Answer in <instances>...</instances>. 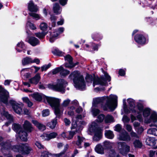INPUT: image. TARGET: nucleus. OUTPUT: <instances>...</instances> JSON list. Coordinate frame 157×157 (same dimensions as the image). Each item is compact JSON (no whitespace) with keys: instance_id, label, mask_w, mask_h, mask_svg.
Here are the masks:
<instances>
[{"instance_id":"nucleus-38","label":"nucleus","mask_w":157,"mask_h":157,"mask_svg":"<svg viewBox=\"0 0 157 157\" xmlns=\"http://www.w3.org/2000/svg\"><path fill=\"white\" fill-rule=\"evenodd\" d=\"M147 133L157 136V129L156 128H150L147 130Z\"/></svg>"},{"instance_id":"nucleus-59","label":"nucleus","mask_w":157,"mask_h":157,"mask_svg":"<svg viewBox=\"0 0 157 157\" xmlns=\"http://www.w3.org/2000/svg\"><path fill=\"white\" fill-rule=\"evenodd\" d=\"M70 102V100L69 99L64 100L62 104V105L63 107H67L69 105Z\"/></svg>"},{"instance_id":"nucleus-48","label":"nucleus","mask_w":157,"mask_h":157,"mask_svg":"<svg viewBox=\"0 0 157 157\" xmlns=\"http://www.w3.org/2000/svg\"><path fill=\"white\" fill-rule=\"evenodd\" d=\"M35 35L36 37L40 39H43L45 38L43 34V31H42L41 33L38 32L35 33Z\"/></svg>"},{"instance_id":"nucleus-12","label":"nucleus","mask_w":157,"mask_h":157,"mask_svg":"<svg viewBox=\"0 0 157 157\" xmlns=\"http://www.w3.org/2000/svg\"><path fill=\"white\" fill-rule=\"evenodd\" d=\"M2 150L4 155H6L9 153V152L13 150L12 148L14 146H11V142L9 140L3 142L1 144Z\"/></svg>"},{"instance_id":"nucleus-64","label":"nucleus","mask_w":157,"mask_h":157,"mask_svg":"<svg viewBox=\"0 0 157 157\" xmlns=\"http://www.w3.org/2000/svg\"><path fill=\"white\" fill-rule=\"evenodd\" d=\"M35 145L39 148L42 149L44 148L43 146L41 143L38 141H36L35 143Z\"/></svg>"},{"instance_id":"nucleus-1","label":"nucleus","mask_w":157,"mask_h":157,"mask_svg":"<svg viewBox=\"0 0 157 157\" xmlns=\"http://www.w3.org/2000/svg\"><path fill=\"white\" fill-rule=\"evenodd\" d=\"M9 97L8 92L2 86L0 88V102H3L6 105H9L10 104L16 113L19 114H21L22 108L21 105L13 99L10 100L8 102Z\"/></svg>"},{"instance_id":"nucleus-10","label":"nucleus","mask_w":157,"mask_h":157,"mask_svg":"<svg viewBox=\"0 0 157 157\" xmlns=\"http://www.w3.org/2000/svg\"><path fill=\"white\" fill-rule=\"evenodd\" d=\"M46 100L52 108L60 106V101L58 98L44 95L43 97V102L45 103Z\"/></svg>"},{"instance_id":"nucleus-23","label":"nucleus","mask_w":157,"mask_h":157,"mask_svg":"<svg viewBox=\"0 0 157 157\" xmlns=\"http://www.w3.org/2000/svg\"><path fill=\"white\" fill-rule=\"evenodd\" d=\"M44 95L43 94V96L39 93H35L33 94L32 97L35 100L38 101H42L43 97Z\"/></svg>"},{"instance_id":"nucleus-20","label":"nucleus","mask_w":157,"mask_h":157,"mask_svg":"<svg viewBox=\"0 0 157 157\" xmlns=\"http://www.w3.org/2000/svg\"><path fill=\"white\" fill-rule=\"evenodd\" d=\"M94 150L98 154H104V148L100 144H98L95 147Z\"/></svg>"},{"instance_id":"nucleus-43","label":"nucleus","mask_w":157,"mask_h":157,"mask_svg":"<svg viewBox=\"0 0 157 157\" xmlns=\"http://www.w3.org/2000/svg\"><path fill=\"white\" fill-rule=\"evenodd\" d=\"M134 146L136 147L140 148L142 147V144L139 140H136L133 142Z\"/></svg>"},{"instance_id":"nucleus-26","label":"nucleus","mask_w":157,"mask_h":157,"mask_svg":"<svg viewBox=\"0 0 157 157\" xmlns=\"http://www.w3.org/2000/svg\"><path fill=\"white\" fill-rule=\"evenodd\" d=\"M91 37L94 41H99L102 39L103 36L99 33H95L92 35Z\"/></svg>"},{"instance_id":"nucleus-61","label":"nucleus","mask_w":157,"mask_h":157,"mask_svg":"<svg viewBox=\"0 0 157 157\" xmlns=\"http://www.w3.org/2000/svg\"><path fill=\"white\" fill-rule=\"evenodd\" d=\"M64 154L63 153L61 152L60 153L58 154H54L52 155L55 157H65V156H64Z\"/></svg>"},{"instance_id":"nucleus-49","label":"nucleus","mask_w":157,"mask_h":157,"mask_svg":"<svg viewBox=\"0 0 157 157\" xmlns=\"http://www.w3.org/2000/svg\"><path fill=\"white\" fill-rule=\"evenodd\" d=\"M51 66V64L50 63H49L47 65L45 64L43 65L41 67V71H46Z\"/></svg>"},{"instance_id":"nucleus-9","label":"nucleus","mask_w":157,"mask_h":157,"mask_svg":"<svg viewBox=\"0 0 157 157\" xmlns=\"http://www.w3.org/2000/svg\"><path fill=\"white\" fill-rule=\"evenodd\" d=\"M135 41L138 44L144 45L148 42V36L147 35L137 34L134 37Z\"/></svg>"},{"instance_id":"nucleus-18","label":"nucleus","mask_w":157,"mask_h":157,"mask_svg":"<svg viewBox=\"0 0 157 157\" xmlns=\"http://www.w3.org/2000/svg\"><path fill=\"white\" fill-rule=\"evenodd\" d=\"M105 99V98L104 97L101 98H97L93 99L92 103V106L94 107H97V105L103 102Z\"/></svg>"},{"instance_id":"nucleus-54","label":"nucleus","mask_w":157,"mask_h":157,"mask_svg":"<svg viewBox=\"0 0 157 157\" xmlns=\"http://www.w3.org/2000/svg\"><path fill=\"white\" fill-rule=\"evenodd\" d=\"M125 70L123 69H120L118 71L119 75L121 76H124L126 74V69L125 68Z\"/></svg>"},{"instance_id":"nucleus-57","label":"nucleus","mask_w":157,"mask_h":157,"mask_svg":"<svg viewBox=\"0 0 157 157\" xmlns=\"http://www.w3.org/2000/svg\"><path fill=\"white\" fill-rule=\"evenodd\" d=\"M130 120V118L126 115H124L122 119V121L124 123H128Z\"/></svg>"},{"instance_id":"nucleus-4","label":"nucleus","mask_w":157,"mask_h":157,"mask_svg":"<svg viewBox=\"0 0 157 157\" xmlns=\"http://www.w3.org/2000/svg\"><path fill=\"white\" fill-rule=\"evenodd\" d=\"M68 84L67 82L63 79H58L57 82L55 84H48V87L49 89L62 93L65 92L66 87Z\"/></svg>"},{"instance_id":"nucleus-24","label":"nucleus","mask_w":157,"mask_h":157,"mask_svg":"<svg viewBox=\"0 0 157 157\" xmlns=\"http://www.w3.org/2000/svg\"><path fill=\"white\" fill-rule=\"evenodd\" d=\"M146 142L147 145L151 146H155L156 144L155 139L150 137H148L146 138Z\"/></svg>"},{"instance_id":"nucleus-45","label":"nucleus","mask_w":157,"mask_h":157,"mask_svg":"<svg viewBox=\"0 0 157 157\" xmlns=\"http://www.w3.org/2000/svg\"><path fill=\"white\" fill-rule=\"evenodd\" d=\"M64 59L65 60L68 61L69 63H72L73 58L70 55L68 54L66 55L64 57Z\"/></svg>"},{"instance_id":"nucleus-63","label":"nucleus","mask_w":157,"mask_h":157,"mask_svg":"<svg viewBox=\"0 0 157 157\" xmlns=\"http://www.w3.org/2000/svg\"><path fill=\"white\" fill-rule=\"evenodd\" d=\"M78 121L76 120L75 122H73L72 123V126L71 128H78Z\"/></svg>"},{"instance_id":"nucleus-55","label":"nucleus","mask_w":157,"mask_h":157,"mask_svg":"<svg viewBox=\"0 0 157 157\" xmlns=\"http://www.w3.org/2000/svg\"><path fill=\"white\" fill-rule=\"evenodd\" d=\"M50 114V112L48 109L43 110L42 111V115L43 117H46L48 116Z\"/></svg>"},{"instance_id":"nucleus-39","label":"nucleus","mask_w":157,"mask_h":157,"mask_svg":"<svg viewBox=\"0 0 157 157\" xmlns=\"http://www.w3.org/2000/svg\"><path fill=\"white\" fill-rule=\"evenodd\" d=\"M129 106L131 108H135V100L131 98H129L127 100Z\"/></svg>"},{"instance_id":"nucleus-44","label":"nucleus","mask_w":157,"mask_h":157,"mask_svg":"<svg viewBox=\"0 0 157 157\" xmlns=\"http://www.w3.org/2000/svg\"><path fill=\"white\" fill-rule=\"evenodd\" d=\"M136 104V107L139 111H143L144 109L143 104L139 102H137Z\"/></svg>"},{"instance_id":"nucleus-31","label":"nucleus","mask_w":157,"mask_h":157,"mask_svg":"<svg viewBox=\"0 0 157 157\" xmlns=\"http://www.w3.org/2000/svg\"><path fill=\"white\" fill-rule=\"evenodd\" d=\"M151 109L149 108H146L143 111V115L144 117H148L151 113Z\"/></svg>"},{"instance_id":"nucleus-58","label":"nucleus","mask_w":157,"mask_h":157,"mask_svg":"<svg viewBox=\"0 0 157 157\" xmlns=\"http://www.w3.org/2000/svg\"><path fill=\"white\" fill-rule=\"evenodd\" d=\"M94 45H92V49L94 51H98L99 46L101 45V43L98 44H94Z\"/></svg>"},{"instance_id":"nucleus-60","label":"nucleus","mask_w":157,"mask_h":157,"mask_svg":"<svg viewBox=\"0 0 157 157\" xmlns=\"http://www.w3.org/2000/svg\"><path fill=\"white\" fill-rule=\"evenodd\" d=\"M49 32L50 33V35L56 39V37L59 35V33H55L56 32L55 31L53 32V33H54V34H52V32L51 31H50Z\"/></svg>"},{"instance_id":"nucleus-50","label":"nucleus","mask_w":157,"mask_h":157,"mask_svg":"<svg viewBox=\"0 0 157 157\" xmlns=\"http://www.w3.org/2000/svg\"><path fill=\"white\" fill-rule=\"evenodd\" d=\"M17 46L19 47L23 50H25L26 47L24 43L22 41L18 42L17 44Z\"/></svg>"},{"instance_id":"nucleus-29","label":"nucleus","mask_w":157,"mask_h":157,"mask_svg":"<svg viewBox=\"0 0 157 157\" xmlns=\"http://www.w3.org/2000/svg\"><path fill=\"white\" fill-rule=\"evenodd\" d=\"M32 59L29 57H26L22 60V64L23 66L32 63Z\"/></svg>"},{"instance_id":"nucleus-33","label":"nucleus","mask_w":157,"mask_h":157,"mask_svg":"<svg viewBox=\"0 0 157 157\" xmlns=\"http://www.w3.org/2000/svg\"><path fill=\"white\" fill-rule=\"evenodd\" d=\"M78 140L76 141V144L79 148H81L82 147L81 146V143L84 141V138L82 137H81L79 136H78Z\"/></svg>"},{"instance_id":"nucleus-2","label":"nucleus","mask_w":157,"mask_h":157,"mask_svg":"<svg viewBox=\"0 0 157 157\" xmlns=\"http://www.w3.org/2000/svg\"><path fill=\"white\" fill-rule=\"evenodd\" d=\"M107 99L104 105H102L101 107L105 111H107L108 109H109L110 111L113 112L117 106V97L111 94L109 97L107 96Z\"/></svg>"},{"instance_id":"nucleus-22","label":"nucleus","mask_w":157,"mask_h":157,"mask_svg":"<svg viewBox=\"0 0 157 157\" xmlns=\"http://www.w3.org/2000/svg\"><path fill=\"white\" fill-rule=\"evenodd\" d=\"M57 124V117H55L50 122H48L46 125L49 128H55Z\"/></svg>"},{"instance_id":"nucleus-35","label":"nucleus","mask_w":157,"mask_h":157,"mask_svg":"<svg viewBox=\"0 0 157 157\" xmlns=\"http://www.w3.org/2000/svg\"><path fill=\"white\" fill-rule=\"evenodd\" d=\"M32 122L36 128H46L45 125L40 123L36 120H32Z\"/></svg>"},{"instance_id":"nucleus-28","label":"nucleus","mask_w":157,"mask_h":157,"mask_svg":"<svg viewBox=\"0 0 157 157\" xmlns=\"http://www.w3.org/2000/svg\"><path fill=\"white\" fill-rule=\"evenodd\" d=\"M62 69L60 71V75L61 77H65L70 74L69 71L65 69L63 67L61 66Z\"/></svg>"},{"instance_id":"nucleus-25","label":"nucleus","mask_w":157,"mask_h":157,"mask_svg":"<svg viewBox=\"0 0 157 157\" xmlns=\"http://www.w3.org/2000/svg\"><path fill=\"white\" fill-rule=\"evenodd\" d=\"M60 6L58 3H56L53 7V11L54 13L56 15H58L61 13V12L59 11Z\"/></svg>"},{"instance_id":"nucleus-46","label":"nucleus","mask_w":157,"mask_h":157,"mask_svg":"<svg viewBox=\"0 0 157 157\" xmlns=\"http://www.w3.org/2000/svg\"><path fill=\"white\" fill-rule=\"evenodd\" d=\"M22 128H33L32 125L29 121L27 120H25L24 122Z\"/></svg>"},{"instance_id":"nucleus-7","label":"nucleus","mask_w":157,"mask_h":157,"mask_svg":"<svg viewBox=\"0 0 157 157\" xmlns=\"http://www.w3.org/2000/svg\"><path fill=\"white\" fill-rule=\"evenodd\" d=\"M102 130L101 128H89L87 131L88 134L94 135L93 139L94 141H98L102 138Z\"/></svg>"},{"instance_id":"nucleus-41","label":"nucleus","mask_w":157,"mask_h":157,"mask_svg":"<svg viewBox=\"0 0 157 157\" xmlns=\"http://www.w3.org/2000/svg\"><path fill=\"white\" fill-rule=\"evenodd\" d=\"M61 69H62L61 66H60L59 67H57L53 69L52 70V74L53 75H55L59 73H60V71L61 70Z\"/></svg>"},{"instance_id":"nucleus-8","label":"nucleus","mask_w":157,"mask_h":157,"mask_svg":"<svg viewBox=\"0 0 157 157\" xmlns=\"http://www.w3.org/2000/svg\"><path fill=\"white\" fill-rule=\"evenodd\" d=\"M31 128H13V130L18 135L19 138L22 140L26 141L27 133L30 132Z\"/></svg>"},{"instance_id":"nucleus-5","label":"nucleus","mask_w":157,"mask_h":157,"mask_svg":"<svg viewBox=\"0 0 157 157\" xmlns=\"http://www.w3.org/2000/svg\"><path fill=\"white\" fill-rule=\"evenodd\" d=\"M12 149L13 151L19 152L24 155L29 154L32 150V148L27 144L14 145Z\"/></svg>"},{"instance_id":"nucleus-37","label":"nucleus","mask_w":157,"mask_h":157,"mask_svg":"<svg viewBox=\"0 0 157 157\" xmlns=\"http://www.w3.org/2000/svg\"><path fill=\"white\" fill-rule=\"evenodd\" d=\"M150 117L154 123L157 122V113L155 112H153Z\"/></svg>"},{"instance_id":"nucleus-40","label":"nucleus","mask_w":157,"mask_h":157,"mask_svg":"<svg viewBox=\"0 0 157 157\" xmlns=\"http://www.w3.org/2000/svg\"><path fill=\"white\" fill-rule=\"evenodd\" d=\"M36 13L32 12L29 13V15L31 17H33V18L36 20H38L40 19V17L39 14Z\"/></svg>"},{"instance_id":"nucleus-16","label":"nucleus","mask_w":157,"mask_h":157,"mask_svg":"<svg viewBox=\"0 0 157 157\" xmlns=\"http://www.w3.org/2000/svg\"><path fill=\"white\" fill-rule=\"evenodd\" d=\"M28 42L33 46H35L40 43L39 40L34 36L29 37Z\"/></svg>"},{"instance_id":"nucleus-13","label":"nucleus","mask_w":157,"mask_h":157,"mask_svg":"<svg viewBox=\"0 0 157 157\" xmlns=\"http://www.w3.org/2000/svg\"><path fill=\"white\" fill-rule=\"evenodd\" d=\"M118 149L120 152L123 155H126L130 151V146L127 145L125 143L119 142L117 143Z\"/></svg>"},{"instance_id":"nucleus-32","label":"nucleus","mask_w":157,"mask_h":157,"mask_svg":"<svg viewBox=\"0 0 157 157\" xmlns=\"http://www.w3.org/2000/svg\"><path fill=\"white\" fill-rule=\"evenodd\" d=\"M53 108L54 109V113L56 115V117L59 118L61 115V111L59 108V106H58Z\"/></svg>"},{"instance_id":"nucleus-42","label":"nucleus","mask_w":157,"mask_h":157,"mask_svg":"<svg viewBox=\"0 0 157 157\" xmlns=\"http://www.w3.org/2000/svg\"><path fill=\"white\" fill-rule=\"evenodd\" d=\"M105 115L103 114H101L99 115L98 117V119H97V121L99 123H101L102 122L104 119L105 118Z\"/></svg>"},{"instance_id":"nucleus-14","label":"nucleus","mask_w":157,"mask_h":157,"mask_svg":"<svg viewBox=\"0 0 157 157\" xmlns=\"http://www.w3.org/2000/svg\"><path fill=\"white\" fill-rule=\"evenodd\" d=\"M28 10L31 13H37L39 10L38 7L36 5H35L33 1L30 0L28 3Z\"/></svg>"},{"instance_id":"nucleus-3","label":"nucleus","mask_w":157,"mask_h":157,"mask_svg":"<svg viewBox=\"0 0 157 157\" xmlns=\"http://www.w3.org/2000/svg\"><path fill=\"white\" fill-rule=\"evenodd\" d=\"M72 77H73V81L76 88L79 89L85 86L86 83L83 76V75H81L78 71H76L75 73H71L69 75V78L72 79Z\"/></svg>"},{"instance_id":"nucleus-53","label":"nucleus","mask_w":157,"mask_h":157,"mask_svg":"<svg viewBox=\"0 0 157 157\" xmlns=\"http://www.w3.org/2000/svg\"><path fill=\"white\" fill-rule=\"evenodd\" d=\"M145 19L147 22H149L150 24L152 25H155V23L153 24L154 23V20L151 17H146Z\"/></svg>"},{"instance_id":"nucleus-19","label":"nucleus","mask_w":157,"mask_h":157,"mask_svg":"<svg viewBox=\"0 0 157 157\" xmlns=\"http://www.w3.org/2000/svg\"><path fill=\"white\" fill-rule=\"evenodd\" d=\"M114 143L109 141L105 140L103 143V146L104 149L109 150L112 149Z\"/></svg>"},{"instance_id":"nucleus-36","label":"nucleus","mask_w":157,"mask_h":157,"mask_svg":"<svg viewBox=\"0 0 157 157\" xmlns=\"http://www.w3.org/2000/svg\"><path fill=\"white\" fill-rule=\"evenodd\" d=\"M85 79L86 81L87 82H88L89 81L88 80H89L90 81L92 82L93 81V83H94V80L95 79H97V78H93L92 75L91 74H89L88 73L86 74V75L85 77Z\"/></svg>"},{"instance_id":"nucleus-34","label":"nucleus","mask_w":157,"mask_h":157,"mask_svg":"<svg viewBox=\"0 0 157 157\" xmlns=\"http://www.w3.org/2000/svg\"><path fill=\"white\" fill-rule=\"evenodd\" d=\"M52 52L54 55L57 56H62V52L59 51L58 48H55Z\"/></svg>"},{"instance_id":"nucleus-21","label":"nucleus","mask_w":157,"mask_h":157,"mask_svg":"<svg viewBox=\"0 0 157 157\" xmlns=\"http://www.w3.org/2000/svg\"><path fill=\"white\" fill-rule=\"evenodd\" d=\"M104 134L105 137L109 139H113L114 136L113 132L110 130H105Z\"/></svg>"},{"instance_id":"nucleus-51","label":"nucleus","mask_w":157,"mask_h":157,"mask_svg":"<svg viewBox=\"0 0 157 157\" xmlns=\"http://www.w3.org/2000/svg\"><path fill=\"white\" fill-rule=\"evenodd\" d=\"M93 116L94 117H96L100 113L99 109H98L93 108L92 110Z\"/></svg>"},{"instance_id":"nucleus-17","label":"nucleus","mask_w":157,"mask_h":157,"mask_svg":"<svg viewBox=\"0 0 157 157\" xmlns=\"http://www.w3.org/2000/svg\"><path fill=\"white\" fill-rule=\"evenodd\" d=\"M81 130L79 128H71V130L69 132V136L67 137L68 140L72 138L74 135L77 133H80Z\"/></svg>"},{"instance_id":"nucleus-15","label":"nucleus","mask_w":157,"mask_h":157,"mask_svg":"<svg viewBox=\"0 0 157 157\" xmlns=\"http://www.w3.org/2000/svg\"><path fill=\"white\" fill-rule=\"evenodd\" d=\"M40 78V74L37 73L33 77L29 79V82L31 84L36 85L39 82Z\"/></svg>"},{"instance_id":"nucleus-62","label":"nucleus","mask_w":157,"mask_h":157,"mask_svg":"<svg viewBox=\"0 0 157 157\" xmlns=\"http://www.w3.org/2000/svg\"><path fill=\"white\" fill-rule=\"evenodd\" d=\"M59 4L62 6H64L67 3L68 0H59Z\"/></svg>"},{"instance_id":"nucleus-52","label":"nucleus","mask_w":157,"mask_h":157,"mask_svg":"<svg viewBox=\"0 0 157 157\" xmlns=\"http://www.w3.org/2000/svg\"><path fill=\"white\" fill-rule=\"evenodd\" d=\"M52 155L51 153L46 151H44L41 153L40 157H48L49 155Z\"/></svg>"},{"instance_id":"nucleus-47","label":"nucleus","mask_w":157,"mask_h":157,"mask_svg":"<svg viewBox=\"0 0 157 157\" xmlns=\"http://www.w3.org/2000/svg\"><path fill=\"white\" fill-rule=\"evenodd\" d=\"M40 27L41 30L44 31L47 29L48 28V25L46 23L43 22L40 24Z\"/></svg>"},{"instance_id":"nucleus-6","label":"nucleus","mask_w":157,"mask_h":157,"mask_svg":"<svg viewBox=\"0 0 157 157\" xmlns=\"http://www.w3.org/2000/svg\"><path fill=\"white\" fill-rule=\"evenodd\" d=\"M101 69L102 72L104 74L105 77L102 76L99 78L98 77L97 79H94V83L96 85H100L102 86H106L108 85L107 81L108 82H110L111 80V77L109 75L108 73L105 71L103 68H101Z\"/></svg>"},{"instance_id":"nucleus-27","label":"nucleus","mask_w":157,"mask_h":157,"mask_svg":"<svg viewBox=\"0 0 157 157\" xmlns=\"http://www.w3.org/2000/svg\"><path fill=\"white\" fill-rule=\"evenodd\" d=\"M57 135L56 133L55 132H51L49 134H45L44 136L46 137V140H49L51 139L55 138Z\"/></svg>"},{"instance_id":"nucleus-30","label":"nucleus","mask_w":157,"mask_h":157,"mask_svg":"<svg viewBox=\"0 0 157 157\" xmlns=\"http://www.w3.org/2000/svg\"><path fill=\"white\" fill-rule=\"evenodd\" d=\"M105 118L104 121L106 124L114 122V118L112 115H108Z\"/></svg>"},{"instance_id":"nucleus-56","label":"nucleus","mask_w":157,"mask_h":157,"mask_svg":"<svg viewBox=\"0 0 157 157\" xmlns=\"http://www.w3.org/2000/svg\"><path fill=\"white\" fill-rule=\"evenodd\" d=\"M28 25L30 29L32 30H35L36 29V25L30 21L28 22Z\"/></svg>"},{"instance_id":"nucleus-11","label":"nucleus","mask_w":157,"mask_h":157,"mask_svg":"<svg viewBox=\"0 0 157 157\" xmlns=\"http://www.w3.org/2000/svg\"><path fill=\"white\" fill-rule=\"evenodd\" d=\"M115 130L120 132L118 139L121 140L129 141L131 138L128 133L125 131L123 128H115Z\"/></svg>"}]
</instances>
